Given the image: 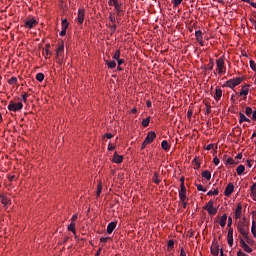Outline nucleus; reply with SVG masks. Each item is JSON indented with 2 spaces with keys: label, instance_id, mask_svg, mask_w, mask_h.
Segmentation results:
<instances>
[{
  "label": "nucleus",
  "instance_id": "7",
  "mask_svg": "<svg viewBox=\"0 0 256 256\" xmlns=\"http://www.w3.org/2000/svg\"><path fill=\"white\" fill-rule=\"evenodd\" d=\"M76 221H77V215L75 214L72 216L71 222L67 227V230L73 233V235H75V231H76L75 229V225H77Z\"/></svg>",
  "mask_w": 256,
  "mask_h": 256
},
{
  "label": "nucleus",
  "instance_id": "59",
  "mask_svg": "<svg viewBox=\"0 0 256 256\" xmlns=\"http://www.w3.org/2000/svg\"><path fill=\"white\" fill-rule=\"evenodd\" d=\"M242 157H243L242 154H238V155L236 156V159H242Z\"/></svg>",
  "mask_w": 256,
  "mask_h": 256
},
{
  "label": "nucleus",
  "instance_id": "46",
  "mask_svg": "<svg viewBox=\"0 0 256 256\" xmlns=\"http://www.w3.org/2000/svg\"><path fill=\"white\" fill-rule=\"evenodd\" d=\"M251 191L253 195H256V184L252 185Z\"/></svg>",
  "mask_w": 256,
  "mask_h": 256
},
{
  "label": "nucleus",
  "instance_id": "23",
  "mask_svg": "<svg viewBox=\"0 0 256 256\" xmlns=\"http://www.w3.org/2000/svg\"><path fill=\"white\" fill-rule=\"evenodd\" d=\"M219 223H220V227H225V225L227 223V215L226 214L222 215Z\"/></svg>",
  "mask_w": 256,
  "mask_h": 256
},
{
  "label": "nucleus",
  "instance_id": "8",
  "mask_svg": "<svg viewBox=\"0 0 256 256\" xmlns=\"http://www.w3.org/2000/svg\"><path fill=\"white\" fill-rule=\"evenodd\" d=\"M206 211H208L209 215H215L217 213V208L213 206V201H209L207 205L204 207Z\"/></svg>",
  "mask_w": 256,
  "mask_h": 256
},
{
  "label": "nucleus",
  "instance_id": "57",
  "mask_svg": "<svg viewBox=\"0 0 256 256\" xmlns=\"http://www.w3.org/2000/svg\"><path fill=\"white\" fill-rule=\"evenodd\" d=\"M107 239H108V238H101L100 241H101L102 243H107Z\"/></svg>",
  "mask_w": 256,
  "mask_h": 256
},
{
  "label": "nucleus",
  "instance_id": "24",
  "mask_svg": "<svg viewBox=\"0 0 256 256\" xmlns=\"http://www.w3.org/2000/svg\"><path fill=\"white\" fill-rule=\"evenodd\" d=\"M195 35L198 43H200V45H203V37L201 36V31H196Z\"/></svg>",
  "mask_w": 256,
  "mask_h": 256
},
{
  "label": "nucleus",
  "instance_id": "35",
  "mask_svg": "<svg viewBox=\"0 0 256 256\" xmlns=\"http://www.w3.org/2000/svg\"><path fill=\"white\" fill-rule=\"evenodd\" d=\"M9 85H15L17 84V77H12L8 80Z\"/></svg>",
  "mask_w": 256,
  "mask_h": 256
},
{
  "label": "nucleus",
  "instance_id": "53",
  "mask_svg": "<svg viewBox=\"0 0 256 256\" xmlns=\"http://www.w3.org/2000/svg\"><path fill=\"white\" fill-rule=\"evenodd\" d=\"M180 256H187V254L185 253V250L182 248L181 249V254H180Z\"/></svg>",
  "mask_w": 256,
  "mask_h": 256
},
{
  "label": "nucleus",
  "instance_id": "50",
  "mask_svg": "<svg viewBox=\"0 0 256 256\" xmlns=\"http://www.w3.org/2000/svg\"><path fill=\"white\" fill-rule=\"evenodd\" d=\"M113 149H115V146H113L112 144L108 145V151H113Z\"/></svg>",
  "mask_w": 256,
  "mask_h": 256
},
{
  "label": "nucleus",
  "instance_id": "16",
  "mask_svg": "<svg viewBox=\"0 0 256 256\" xmlns=\"http://www.w3.org/2000/svg\"><path fill=\"white\" fill-rule=\"evenodd\" d=\"M122 162H123V156L115 152L113 157V163H122Z\"/></svg>",
  "mask_w": 256,
  "mask_h": 256
},
{
  "label": "nucleus",
  "instance_id": "43",
  "mask_svg": "<svg viewBox=\"0 0 256 256\" xmlns=\"http://www.w3.org/2000/svg\"><path fill=\"white\" fill-rule=\"evenodd\" d=\"M256 231V223L255 221L252 222V228H251V232H255Z\"/></svg>",
  "mask_w": 256,
  "mask_h": 256
},
{
  "label": "nucleus",
  "instance_id": "48",
  "mask_svg": "<svg viewBox=\"0 0 256 256\" xmlns=\"http://www.w3.org/2000/svg\"><path fill=\"white\" fill-rule=\"evenodd\" d=\"M214 145L213 144H209L207 147H206V150L207 151H211V149H213Z\"/></svg>",
  "mask_w": 256,
  "mask_h": 256
},
{
  "label": "nucleus",
  "instance_id": "58",
  "mask_svg": "<svg viewBox=\"0 0 256 256\" xmlns=\"http://www.w3.org/2000/svg\"><path fill=\"white\" fill-rule=\"evenodd\" d=\"M15 179V175L9 177V181H13Z\"/></svg>",
  "mask_w": 256,
  "mask_h": 256
},
{
  "label": "nucleus",
  "instance_id": "1",
  "mask_svg": "<svg viewBox=\"0 0 256 256\" xmlns=\"http://www.w3.org/2000/svg\"><path fill=\"white\" fill-rule=\"evenodd\" d=\"M237 229L244 239H246L248 243H251V241H249V224L245 218L239 220Z\"/></svg>",
  "mask_w": 256,
  "mask_h": 256
},
{
  "label": "nucleus",
  "instance_id": "13",
  "mask_svg": "<svg viewBox=\"0 0 256 256\" xmlns=\"http://www.w3.org/2000/svg\"><path fill=\"white\" fill-rule=\"evenodd\" d=\"M240 245H241L242 249H244V251H246V253H251V251H253V249H251L249 247V245H247V243H245V240H240Z\"/></svg>",
  "mask_w": 256,
  "mask_h": 256
},
{
  "label": "nucleus",
  "instance_id": "56",
  "mask_svg": "<svg viewBox=\"0 0 256 256\" xmlns=\"http://www.w3.org/2000/svg\"><path fill=\"white\" fill-rule=\"evenodd\" d=\"M227 163H229L230 165H232L233 159H232V158H229V159L227 160Z\"/></svg>",
  "mask_w": 256,
  "mask_h": 256
},
{
  "label": "nucleus",
  "instance_id": "3",
  "mask_svg": "<svg viewBox=\"0 0 256 256\" xmlns=\"http://www.w3.org/2000/svg\"><path fill=\"white\" fill-rule=\"evenodd\" d=\"M21 109H23V103H14L13 101L9 102L8 110L12 111L13 113H17V111H21Z\"/></svg>",
  "mask_w": 256,
  "mask_h": 256
},
{
  "label": "nucleus",
  "instance_id": "38",
  "mask_svg": "<svg viewBox=\"0 0 256 256\" xmlns=\"http://www.w3.org/2000/svg\"><path fill=\"white\" fill-rule=\"evenodd\" d=\"M250 67H251L252 71H256V63H255V61L250 60Z\"/></svg>",
  "mask_w": 256,
  "mask_h": 256
},
{
  "label": "nucleus",
  "instance_id": "9",
  "mask_svg": "<svg viewBox=\"0 0 256 256\" xmlns=\"http://www.w3.org/2000/svg\"><path fill=\"white\" fill-rule=\"evenodd\" d=\"M216 65L218 67V73L220 75H222V73H225V70H224L225 60H223L222 58H219L216 62Z\"/></svg>",
  "mask_w": 256,
  "mask_h": 256
},
{
  "label": "nucleus",
  "instance_id": "31",
  "mask_svg": "<svg viewBox=\"0 0 256 256\" xmlns=\"http://www.w3.org/2000/svg\"><path fill=\"white\" fill-rule=\"evenodd\" d=\"M150 121H151V117H147L146 119H144V120L142 121L143 127H148Z\"/></svg>",
  "mask_w": 256,
  "mask_h": 256
},
{
  "label": "nucleus",
  "instance_id": "55",
  "mask_svg": "<svg viewBox=\"0 0 256 256\" xmlns=\"http://www.w3.org/2000/svg\"><path fill=\"white\" fill-rule=\"evenodd\" d=\"M110 21H112V23H115V17L113 15H110Z\"/></svg>",
  "mask_w": 256,
  "mask_h": 256
},
{
  "label": "nucleus",
  "instance_id": "10",
  "mask_svg": "<svg viewBox=\"0 0 256 256\" xmlns=\"http://www.w3.org/2000/svg\"><path fill=\"white\" fill-rule=\"evenodd\" d=\"M187 189L185 188V184H181V190L179 192V197L181 201H185V199H187V197L185 196Z\"/></svg>",
  "mask_w": 256,
  "mask_h": 256
},
{
  "label": "nucleus",
  "instance_id": "41",
  "mask_svg": "<svg viewBox=\"0 0 256 256\" xmlns=\"http://www.w3.org/2000/svg\"><path fill=\"white\" fill-rule=\"evenodd\" d=\"M174 245H175V242L173 240H169V242H168L169 249H173Z\"/></svg>",
  "mask_w": 256,
  "mask_h": 256
},
{
  "label": "nucleus",
  "instance_id": "39",
  "mask_svg": "<svg viewBox=\"0 0 256 256\" xmlns=\"http://www.w3.org/2000/svg\"><path fill=\"white\" fill-rule=\"evenodd\" d=\"M245 113L249 117V115L253 114V109H251V107H247Z\"/></svg>",
  "mask_w": 256,
  "mask_h": 256
},
{
  "label": "nucleus",
  "instance_id": "44",
  "mask_svg": "<svg viewBox=\"0 0 256 256\" xmlns=\"http://www.w3.org/2000/svg\"><path fill=\"white\" fill-rule=\"evenodd\" d=\"M197 189H198V191H204V192L207 191V190H205V189L203 188V185H201V184L197 185Z\"/></svg>",
  "mask_w": 256,
  "mask_h": 256
},
{
  "label": "nucleus",
  "instance_id": "11",
  "mask_svg": "<svg viewBox=\"0 0 256 256\" xmlns=\"http://www.w3.org/2000/svg\"><path fill=\"white\" fill-rule=\"evenodd\" d=\"M109 5L115 7L117 11L121 9V3H119V0H109Z\"/></svg>",
  "mask_w": 256,
  "mask_h": 256
},
{
  "label": "nucleus",
  "instance_id": "4",
  "mask_svg": "<svg viewBox=\"0 0 256 256\" xmlns=\"http://www.w3.org/2000/svg\"><path fill=\"white\" fill-rule=\"evenodd\" d=\"M155 137H157L155 132H149L142 144V149H145V146L149 145V143H153V140L155 139Z\"/></svg>",
  "mask_w": 256,
  "mask_h": 256
},
{
  "label": "nucleus",
  "instance_id": "42",
  "mask_svg": "<svg viewBox=\"0 0 256 256\" xmlns=\"http://www.w3.org/2000/svg\"><path fill=\"white\" fill-rule=\"evenodd\" d=\"M27 97H28L27 93L22 94L23 103H27Z\"/></svg>",
  "mask_w": 256,
  "mask_h": 256
},
{
  "label": "nucleus",
  "instance_id": "29",
  "mask_svg": "<svg viewBox=\"0 0 256 256\" xmlns=\"http://www.w3.org/2000/svg\"><path fill=\"white\" fill-rule=\"evenodd\" d=\"M65 35V18H62V30L60 32V36L64 37Z\"/></svg>",
  "mask_w": 256,
  "mask_h": 256
},
{
  "label": "nucleus",
  "instance_id": "32",
  "mask_svg": "<svg viewBox=\"0 0 256 256\" xmlns=\"http://www.w3.org/2000/svg\"><path fill=\"white\" fill-rule=\"evenodd\" d=\"M102 190H103V185L101 183H99L97 186V192H96L97 197H99V195H101Z\"/></svg>",
  "mask_w": 256,
  "mask_h": 256
},
{
  "label": "nucleus",
  "instance_id": "60",
  "mask_svg": "<svg viewBox=\"0 0 256 256\" xmlns=\"http://www.w3.org/2000/svg\"><path fill=\"white\" fill-rule=\"evenodd\" d=\"M182 203H183V208L185 209L187 207V202H185V200H184V201H182Z\"/></svg>",
  "mask_w": 256,
  "mask_h": 256
},
{
  "label": "nucleus",
  "instance_id": "6",
  "mask_svg": "<svg viewBox=\"0 0 256 256\" xmlns=\"http://www.w3.org/2000/svg\"><path fill=\"white\" fill-rule=\"evenodd\" d=\"M24 27L26 29H33L34 27H37V20H35V18L26 19Z\"/></svg>",
  "mask_w": 256,
  "mask_h": 256
},
{
  "label": "nucleus",
  "instance_id": "18",
  "mask_svg": "<svg viewBox=\"0 0 256 256\" xmlns=\"http://www.w3.org/2000/svg\"><path fill=\"white\" fill-rule=\"evenodd\" d=\"M242 206L239 204L235 210V219H241Z\"/></svg>",
  "mask_w": 256,
  "mask_h": 256
},
{
  "label": "nucleus",
  "instance_id": "63",
  "mask_svg": "<svg viewBox=\"0 0 256 256\" xmlns=\"http://www.w3.org/2000/svg\"><path fill=\"white\" fill-rule=\"evenodd\" d=\"M252 23H253V25H254V27H255V29H256V21H255V20H252Z\"/></svg>",
  "mask_w": 256,
  "mask_h": 256
},
{
  "label": "nucleus",
  "instance_id": "15",
  "mask_svg": "<svg viewBox=\"0 0 256 256\" xmlns=\"http://www.w3.org/2000/svg\"><path fill=\"white\" fill-rule=\"evenodd\" d=\"M115 227H117V222H110L107 226V233H113V231H115Z\"/></svg>",
  "mask_w": 256,
  "mask_h": 256
},
{
  "label": "nucleus",
  "instance_id": "52",
  "mask_svg": "<svg viewBox=\"0 0 256 256\" xmlns=\"http://www.w3.org/2000/svg\"><path fill=\"white\" fill-rule=\"evenodd\" d=\"M117 62H118L119 67H121V65H123V59L118 58Z\"/></svg>",
  "mask_w": 256,
  "mask_h": 256
},
{
  "label": "nucleus",
  "instance_id": "25",
  "mask_svg": "<svg viewBox=\"0 0 256 256\" xmlns=\"http://www.w3.org/2000/svg\"><path fill=\"white\" fill-rule=\"evenodd\" d=\"M236 172L238 175H243V173H245V166L239 165L236 169Z\"/></svg>",
  "mask_w": 256,
  "mask_h": 256
},
{
  "label": "nucleus",
  "instance_id": "61",
  "mask_svg": "<svg viewBox=\"0 0 256 256\" xmlns=\"http://www.w3.org/2000/svg\"><path fill=\"white\" fill-rule=\"evenodd\" d=\"M146 105H147V107H151V101L148 100V101L146 102Z\"/></svg>",
  "mask_w": 256,
  "mask_h": 256
},
{
  "label": "nucleus",
  "instance_id": "51",
  "mask_svg": "<svg viewBox=\"0 0 256 256\" xmlns=\"http://www.w3.org/2000/svg\"><path fill=\"white\" fill-rule=\"evenodd\" d=\"M105 137H107V139H113V134L108 133V134L105 135Z\"/></svg>",
  "mask_w": 256,
  "mask_h": 256
},
{
  "label": "nucleus",
  "instance_id": "49",
  "mask_svg": "<svg viewBox=\"0 0 256 256\" xmlns=\"http://www.w3.org/2000/svg\"><path fill=\"white\" fill-rule=\"evenodd\" d=\"M233 223V219L231 217L228 218V227H231Z\"/></svg>",
  "mask_w": 256,
  "mask_h": 256
},
{
  "label": "nucleus",
  "instance_id": "33",
  "mask_svg": "<svg viewBox=\"0 0 256 256\" xmlns=\"http://www.w3.org/2000/svg\"><path fill=\"white\" fill-rule=\"evenodd\" d=\"M36 79H37V81H43V79H45V74H43V73H38L37 75H36Z\"/></svg>",
  "mask_w": 256,
  "mask_h": 256
},
{
  "label": "nucleus",
  "instance_id": "37",
  "mask_svg": "<svg viewBox=\"0 0 256 256\" xmlns=\"http://www.w3.org/2000/svg\"><path fill=\"white\" fill-rule=\"evenodd\" d=\"M153 181L157 185H158V183H160L161 180H159V174H157V173L154 174Z\"/></svg>",
  "mask_w": 256,
  "mask_h": 256
},
{
  "label": "nucleus",
  "instance_id": "28",
  "mask_svg": "<svg viewBox=\"0 0 256 256\" xmlns=\"http://www.w3.org/2000/svg\"><path fill=\"white\" fill-rule=\"evenodd\" d=\"M193 164H194V169H199V167H201V163L199 162V158H195L193 160Z\"/></svg>",
  "mask_w": 256,
  "mask_h": 256
},
{
  "label": "nucleus",
  "instance_id": "36",
  "mask_svg": "<svg viewBox=\"0 0 256 256\" xmlns=\"http://www.w3.org/2000/svg\"><path fill=\"white\" fill-rule=\"evenodd\" d=\"M172 3L174 5V7H179V5H181V3H183V0H172Z\"/></svg>",
  "mask_w": 256,
  "mask_h": 256
},
{
  "label": "nucleus",
  "instance_id": "2",
  "mask_svg": "<svg viewBox=\"0 0 256 256\" xmlns=\"http://www.w3.org/2000/svg\"><path fill=\"white\" fill-rule=\"evenodd\" d=\"M64 53H65V43L63 41H61L60 44H58L57 48H56V63H58V65H60V67H65V65H63L64 63Z\"/></svg>",
  "mask_w": 256,
  "mask_h": 256
},
{
  "label": "nucleus",
  "instance_id": "30",
  "mask_svg": "<svg viewBox=\"0 0 256 256\" xmlns=\"http://www.w3.org/2000/svg\"><path fill=\"white\" fill-rule=\"evenodd\" d=\"M162 149H164V151H167L169 149V142H167L166 140L162 141Z\"/></svg>",
  "mask_w": 256,
  "mask_h": 256
},
{
  "label": "nucleus",
  "instance_id": "27",
  "mask_svg": "<svg viewBox=\"0 0 256 256\" xmlns=\"http://www.w3.org/2000/svg\"><path fill=\"white\" fill-rule=\"evenodd\" d=\"M243 121H246V123L251 122V120H249V118L245 117V114L240 113V123H243Z\"/></svg>",
  "mask_w": 256,
  "mask_h": 256
},
{
  "label": "nucleus",
  "instance_id": "26",
  "mask_svg": "<svg viewBox=\"0 0 256 256\" xmlns=\"http://www.w3.org/2000/svg\"><path fill=\"white\" fill-rule=\"evenodd\" d=\"M202 177H204V179H207V181H209L210 179H211V172H209V171H204L203 173H202Z\"/></svg>",
  "mask_w": 256,
  "mask_h": 256
},
{
  "label": "nucleus",
  "instance_id": "5",
  "mask_svg": "<svg viewBox=\"0 0 256 256\" xmlns=\"http://www.w3.org/2000/svg\"><path fill=\"white\" fill-rule=\"evenodd\" d=\"M239 84H241V78H234L226 82V87H229L230 89H235V87H237V85Z\"/></svg>",
  "mask_w": 256,
  "mask_h": 256
},
{
  "label": "nucleus",
  "instance_id": "45",
  "mask_svg": "<svg viewBox=\"0 0 256 256\" xmlns=\"http://www.w3.org/2000/svg\"><path fill=\"white\" fill-rule=\"evenodd\" d=\"M59 7L62 8V11H63V13H64V12H65V9H64V2H63V0H60V2H59Z\"/></svg>",
  "mask_w": 256,
  "mask_h": 256
},
{
  "label": "nucleus",
  "instance_id": "34",
  "mask_svg": "<svg viewBox=\"0 0 256 256\" xmlns=\"http://www.w3.org/2000/svg\"><path fill=\"white\" fill-rule=\"evenodd\" d=\"M119 57H121V51L117 50L113 55V59H115V61H117V60H119Z\"/></svg>",
  "mask_w": 256,
  "mask_h": 256
},
{
  "label": "nucleus",
  "instance_id": "22",
  "mask_svg": "<svg viewBox=\"0 0 256 256\" xmlns=\"http://www.w3.org/2000/svg\"><path fill=\"white\" fill-rule=\"evenodd\" d=\"M228 243L230 247L233 245V230L228 231Z\"/></svg>",
  "mask_w": 256,
  "mask_h": 256
},
{
  "label": "nucleus",
  "instance_id": "54",
  "mask_svg": "<svg viewBox=\"0 0 256 256\" xmlns=\"http://www.w3.org/2000/svg\"><path fill=\"white\" fill-rule=\"evenodd\" d=\"M252 119L256 120V110L252 112Z\"/></svg>",
  "mask_w": 256,
  "mask_h": 256
},
{
  "label": "nucleus",
  "instance_id": "19",
  "mask_svg": "<svg viewBox=\"0 0 256 256\" xmlns=\"http://www.w3.org/2000/svg\"><path fill=\"white\" fill-rule=\"evenodd\" d=\"M222 96H223V91H221L220 88H216L214 99L216 101H219V99H221Z\"/></svg>",
  "mask_w": 256,
  "mask_h": 256
},
{
  "label": "nucleus",
  "instance_id": "12",
  "mask_svg": "<svg viewBox=\"0 0 256 256\" xmlns=\"http://www.w3.org/2000/svg\"><path fill=\"white\" fill-rule=\"evenodd\" d=\"M77 20H78L79 23H83V21H85V10L80 9V10L78 11Z\"/></svg>",
  "mask_w": 256,
  "mask_h": 256
},
{
  "label": "nucleus",
  "instance_id": "47",
  "mask_svg": "<svg viewBox=\"0 0 256 256\" xmlns=\"http://www.w3.org/2000/svg\"><path fill=\"white\" fill-rule=\"evenodd\" d=\"M213 163L216 165H219V163H220L219 158L215 157L213 160Z\"/></svg>",
  "mask_w": 256,
  "mask_h": 256
},
{
  "label": "nucleus",
  "instance_id": "17",
  "mask_svg": "<svg viewBox=\"0 0 256 256\" xmlns=\"http://www.w3.org/2000/svg\"><path fill=\"white\" fill-rule=\"evenodd\" d=\"M235 189V186H233V184H228L225 190V195L227 197H229V195H231V193H233V190Z\"/></svg>",
  "mask_w": 256,
  "mask_h": 256
},
{
  "label": "nucleus",
  "instance_id": "64",
  "mask_svg": "<svg viewBox=\"0 0 256 256\" xmlns=\"http://www.w3.org/2000/svg\"><path fill=\"white\" fill-rule=\"evenodd\" d=\"M252 235H254V237L256 238V230H254V232H252Z\"/></svg>",
  "mask_w": 256,
  "mask_h": 256
},
{
  "label": "nucleus",
  "instance_id": "20",
  "mask_svg": "<svg viewBox=\"0 0 256 256\" xmlns=\"http://www.w3.org/2000/svg\"><path fill=\"white\" fill-rule=\"evenodd\" d=\"M106 65H108L109 69H115L117 67V63L115 62V60L112 61H108L105 60Z\"/></svg>",
  "mask_w": 256,
  "mask_h": 256
},
{
  "label": "nucleus",
  "instance_id": "14",
  "mask_svg": "<svg viewBox=\"0 0 256 256\" xmlns=\"http://www.w3.org/2000/svg\"><path fill=\"white\" fill-rule=\"evenodd\" d=\"M0 201H1L2 205H4V207H7V205H9L11 203V200L9 198H7V196H5V195L0 196Z\"/></svg>",
  "mask_w": 256,
  "mask_h": 256
},
{
  "label": "nucleus",
  "instance_id": "62",
  "mask_svg": "<svg viewBox=\"0 0 256 256\" xmlns=\"http://www.w3.org/2000/svg\"><path fill=\"white\" fill-rule=\"evenodd\" d=\"M131 113H137V109L136 108L132 109Z\"/></svg>",
  "mask_w": 256,
  "mask_h": 256
},
{
  "label": "nucleus",
  "instance_id": "21",
  "mask_svg": "<svg viewBox=\"0 0 256 256\" xmlns=\"http://www.w3.org/2000/svg\"><path fill=\"white\" fill-rule=\"evenodd\" d=\"M240 95L242 97H247V95H249V88H247L246 86H243L240 91Z\"/></svg>",
  "mask_w": 256,
  "mask_h": 256
},
{
  "label": "nucleus",
  "instance_id": "40",
  "mask_svg": "<svg viewBox=\"0 0 256 256\" xmlns=\"http://www.w3.org/2000/svg\"><path fill=\"white\" fill-rule=\"evenodd\" d=\"M207 195H219V190L209 191Z\"/></svg>",
  "mask_w": 256,
  "mask_h": 256
}]
</instances>
